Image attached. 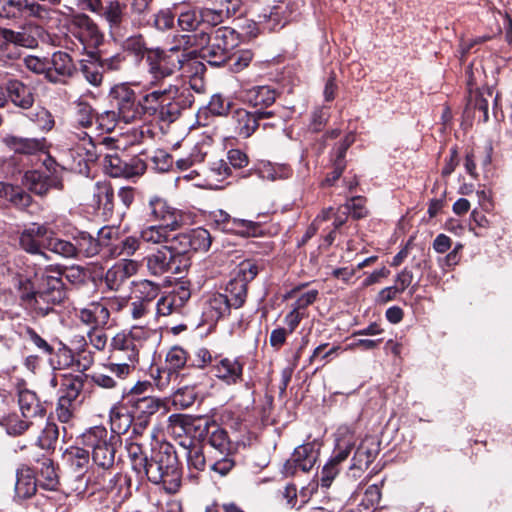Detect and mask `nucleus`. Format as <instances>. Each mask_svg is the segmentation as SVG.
Returning <instances> with one entry per match:
<instances>
[{"label":"nucleus","instance_id":"nucleus-1","mask_svg":"<svg viewBox=\"0 0 512 512\" xmlns=\"http://www.w3.org/2000/svg\"><path fill=\"white\" fill-rule=\"evenodd\" d=\"M59 269H46L39 277V270L32 275L26 274L24 280H19L21 299L28 302L37 316L45 317L53 311L54 305L60 304L66 298L65 286Z\"/></svg>","mask_w":512,"mask_h":512},{"label":"nucleus","instance_id":"nucleus-2","mask_svg":"<svg viewBox=\"0 0 512 512\" xmlns=\"http://www.w3.org/2000/svg\"><path fill=\"white\" fill-rule=\"evenodd\" d=\"M147 87L167 86L166 80L176 72L199 74L205 65L198 59L196 51H185L178 47L168 50L150 49L146 57Z\"/></svg>","mask_w":512,"mask_h":512},{"label":"nucleus","instance_id":"nucleus-3","mask_svg":"<svg viewBox=\"0 0 512 512\" xmlns=\"http://www.w3.org/2000/svg\"><path fill=\"white\" fill-rule=\"evenodd\" d=\"M152 333V330L142 326H133L129 331L116 333L109 344L105 368L119 379L126 378L136 368L140 352Z\"/></svg>","mask_w":512,"mask_h":512},{"label":"nucleus","instance_id":"nucleus-4","mask_svg":"<svg viewBox=\"0 0 512 512\" xmlns=\"http://www.w3.org/2000/svg\"><path fill=\"white\" fill-rule=\"evenodd\" d=\"M152 91L141 98L143 118L151 117L157 121L170 124L176 121L181 112L191 107L194 96L189 90H179L175 84L147 87Z\"/></svg>","mask_w":512,"mask_h":512},{"label":"nucleus","instance_id":"nucleus-5","mask_svg":"<svg viewBox=\"0 0 512 512\" xmlns=\"http://www.w3.org/2000/svg\"><path fill=\"white\" fill-rule=\"evenodd\" d=\"M168 422L169 427L178 435L185 434L198 440L208 437V443L220 455H229L231 452V442L227 432L215 423L210 424L205 419L185 414H172Z\"/></svg>","mask_w":512,"mask_h":512},{"label":"nucleus","instance_id":"nucleus-6","mask_svg":"<svg viewBox=\"0 0 512 512\" xmlns=\"http://www.w3.org/2000/svg\"><path fill=\"white\" fill-rule=\"evenodd\" d=\"M137 477L140 480L146 478L153 484H162L167 492L175 493L181 483L176 454L168 449L154 452Z\"/></svg>","mask_w":512,"mask_h":512},{"label":"nucleus","instance_id":"nucleus-7","mask_svg":"<svg viewBox=\"0 0 512 512\" xmlns=\"http://www.w3.org/2000/svg\"><path fill=\"white\" fill-rule=\"evenodd\" d=\"M62 0H0V18L22 22L33 18L46 22L52 18L53 10L50 6H58Z\"/></svg>","mask_w":512,"mask_h":512},{"label":"nucleus","instance_id":"nucleus-8","mask_svg":"<svg viewBox=\"0 0 512 512\" xmlns=\"http://www.w3.org/2000/svg\"><path fill=\"white\" fill-rule=\"evenodd\" d=\"M82 443L91 450L93 462L103 468L109 469L115 460L118 437L109 433L103 426H95L82 434Z\"/></svg>","mask_w":512,"mask_h":512},{"label":"nucleus","instance_id":"nucleus-9","mask_svg":"<svg viewBox=\"0 0 512 512\" xmlns=\"http://www.w3.org/2000/svg\"><path fill=\"white\" fill-rule=\"evenodd\" d=\"M114 107L108 116L118 117L125 124L143 120L141 99L137 98L135 91L126 84L113 87L110 91Z\"/></svg>","mask_w":512,"mask_h":512},{"label":"nucleus","instance_id":"nucleus-10","mask_svg":"<svg viewBox=\"0 0 512 512\" xmlns=\"http://www.w3.org/2000/svg\"><path fill=\"white\" fill-rule=\"evenodd\" d=\"M143 217L149 223L165 225L170 229H181L184 225V215L181 210L171 206L162 197L150 196L143 205Z\"/></svg>","mask_w":512,"mask_h":512},{"label":"nucleus","instance_id":"nucleus-11","mask_svg":"<svg viewBox=\"0 0 512 512\" xmlns=\"http://www.w3.org/2000/svg\"><path fill=\"white\" fill-rule=\"evenodd\" d=\"M238 45V35L230 27H220L213 31L212 42L206 47L204 58L213 66L225 64L229 54Z\"/></svg>","mask_w":512,"mask_h":512},{"label":"nucleus","instance_id":"nucleus-12","mask_svg":"<svg viewBox=\"0 0 512 512\" xmlns=\"http://www.w3.org/2000/svg\"><path fill=\"white\" fill-rule=\"evenodd\" d=\"M191 298L190 284L185 281L177 283L167 295L160 297L156 303V316L181 314Z\"/></svg>","mask_w":512,"mask_h":512},{"label":"nucleus","instance_id":"nucleus-13","mask_svg":"<svg viewBox=\"0 0 512 512\" xmlns=\"http://www.w3.org/2000/svg\"><path fill=\"white\" fill-rule=\"evenodd\" d=\"M104 168L111 177L132 179L145 173L146 164L139 158H133L126 162L119 157L117 152H113L105 154Z\"/></svg>","mask_w":512,"mask_h":512},{"label":"nucleus","instance_id":"nucleus-14","mask_svg":"<svg viewBox=\"0 0 512 512\" xmlns=\"http://www.w3.org/2000/svg\"><path fill=\"white\" fill-rule=\"evenodd\" d=\"M146 267L153 276H163L166 274H181L185 268L177 260L171 250L164 245L155 252L149 254L146 258Z\"/></svg>","mask_w":512,"mask_h":512},{"label":"nucleus","instance_id":"nucleus-15","mask_svg":"<svg viewBox=\"0 0 512 512\" xmlns=\"http://www.w3.org/2000/svg\"><path fill=\"white\" fill-rule=\"evenodd\" d=\"M72 33L84 48H96L103 42V34L95 21L84 13H77L71 18Z\"/></svg>","mask_w":512,"mask_h":512},{"label":"nucleus","instance_id":"nucleus-16","mask_svg":"<svg viewBox=\"0 0 512 512\" xmlns=\"http://www.w3.org/2000/svg\"><path fill=\"white\" fill-rule=\"evenodd\" d=\"M121 307H108L106 301H93L86 307L76 310L80 322L89 328H107L111 311L120 310Z\"/></svg>","mask_w":512,"mask_h":512},{"label":"nucleus","instance_id":"nucleus-17","mask_svg":"<svg viewBox=\"0 0 512 512\" xmlns=\"http://www.w3.org/2000/svg\"><path fill=\"white\" fill-rule=\"evenodd\" d=\"M274 117L273 111L237 109L233 112L231 122L235 134L242 138L250 137L259 127V121Z\"/></svg>","mask_w":512,"mask_h":512},{"label":"nucleus","instance_id":"nucleus-18","mask_svg":"<svg viewBox=\"0 0 512 512\" xmlns=\"http://www.w3.org/2000/svg\"><path fill=\"white\" fill-rule=\"evenodd\" d=\"M49 231L46 225L33 223L21 233L19 237L20 247L30 254L48 260V256L41 249L47 243Z\"/></svg>","mask_w":512,"mask_h":512},{"label":"nucleus","instance_id":"nucleus-19","mask_svg":"<svg viewBox=\"0 0 512 512\" xmlns=\"http://www.w3.org/2000/svg\"><path fill=\"white\" fill-rule=\"evenodd\" d=\"M317 459V452L311 443L303 444L295 448L292 456L283 465V474L293 476L297 469L303 472L310 471Z\"/></svg>","mask_w":512,"mask_h":512},{"label":"nucleus","instance_id":"nucleus-20","mask_svg":"<svg viewBox=\"0 0 512 512\" xmlns=\"http://www.w3.org/2000/svg\"><path fill=\"white\" fill-rule=\"evenodd\" d=\"M79 138V143L72 150V157L77 163V169L81 174H88L90 164H93L98 159V152L96 145L92 141L91 136L86 132L76 134Z\"/></svg>","mask_w":512,"mask_h":512},{"label":"nucleus","instance_id":"nucleus-21","mask_svg":"<svg viewBox=\"0 0 512 512\" xmlns=\"http://www.w3.org/2000/svg\"><path fill=\"white\" fill-rule=\"evenodd\" d=\"M211 217L216 225L223 231L255 236L258 230L257 223L250 220L233 218L224 210L212 212Z\"/></svg>","mask_w":512,"mask_h":512},{"label":"nucleus","instance_id":"nucleus-22","mask_svg":"<svg viewBox=\"0 0 512 512\" xmlns=\"http://www.w3.org/2000/svg\"><path fill=\"white\" fill-rule=\"evenodd\" d=\"M138 262L132 259H122L109 268L105 274V283L109 290L118 291L127 279L138 271Z\"/></svg>","mask_w":512,"mask_h":512},{"label":"nucleus","instance_id":"nucleus-23","mask_svg":"<svg viewBox=\"0 0 512 512\" xmlns=\"http://www.w3.org/2000/svg\"><path fill=\"white\" fill-rule=\"evenodd\" d=\"M243 363L238 358L215 359L212 366L214 375L227 385H236L242 381Z\"/></svg>","mask_w":512,"mask_h":512},{"label":"nucleus","instance_id":"nucleus-24","mask_svg":"<svg viewBox=\"0 0 512 512\" xmlns=\"http://www.w3.org/2000/svg\"><path fill=\"white\" fill-rule=\"evenodd\" d=\"M24 185L33 193L43 196L51 188L62 189L61 180L45 171H27L24 175Z\"/></svg>","mask_w":512,"mask_h":512},{"label":"nucleus","instance_id":"nucleus-25","mask_svg":"<svg viewBox=\"0 0 512 512\" xmlns=\"http://www.w3.org/2000/svg\"><path fill=\"white\" fill-rule=\"evenodd\" d=\"M76 71L70 55L63 51L54 52L48 61L47 79L58 83L61 78L71 77Z\"/></svg>","mask_w":512,"mask_h":512},{"label":"nucleus","instance_id":"nucleus-26","mask_svg":"<svg viewBox=\"0 0 512 512\" xmlns=\"http://www.w3.org/2000/svg\"><path fill=\"white\" fill-rule=\"evenodd\" d=\"M113 199L114 193L111 185L107 182H97L92 187L89 204L103 216H108L114 208Z\"/></svg>","mask_w":512,"mask_h":512},{"label":"nucleus","instance_id":"nucleus-27","mask_svg":"<svg viewBox=\"0 0 512 512\" xmlns=\"http://www.w3.org/2000/svg\"><path fill=\"white\" fill-rule=\"evenodd\" d=\"M231 305L229 304L228 295L221 293L213 294L206 301L203 308V322L213 325L222 317L230 313Z\"/></svg>","mask_w":512,"mask_h":512},{"label":"nucleus","instance_id":"nucleus-28","mask_svg":"<svg viewBox=\"0 0 512 512\" xmlns=\"http://www.w3.org/2000/svg\"><path fill=\"white\" fill-rule=\"evenodd\" d=\"M126 9V3L121 0H106L98 15L107 22L110 32L113 33L120 30L126 20Z\"/></svg>","mask_w":512,"mask_h":512},{"label":"nucleus","instance_id":"nucleus-29","mask_svg":"<svg viewBox=\"0 0 512 512\" xmlns=\"http://www.w3.org/2000/svg\"><path fill=\"white\" fill-rule=\"evenodd\" d=\"M131 413L136 419L147 420L163 405V401L154 396H134L129 399Z\"/></svg>","mask_w":512,"mask_h":512},{"label":"nucleus","instance_id":"nucleus-30","mask_svg":"<svg viewBox=\"0 0 512 512\" xmlns=\"http://www.w3.org/2000/svg\"><path fill=\"white\" fill-rule=\"evenodd\" d=\"M4 143L11 151L25 155H33L46 149L45 138L7 136L4 138Z\"/></svg>","mask_w":512,"mask_h":512},{"label":"nucleus","instance_id":"nucleus-31","mask_svg":"<svg viewBox=\"0 0 512 512\" xmlns=\"http://www.w3.org/2000/svg\"><path fill=\"white\" fill-rule=\"evenodd\" d=\"M36 461L38 473L36 480L39 487L44 490L55 491L59 485V476L53 461L46 456H42V458H38Z\"/></svg>","mask_w":512,"mask_h":512},{"label":"nucleus","instance_id":"nucleus-32","mask_svg":"<svg viewBox=\"0 0 512 512\" xmlns=\"http://www.w3.org/2000/svg\"><path fill=\"white\" fill-rule=\"evenodd\" d=\"M38 482L34 471L29 467L23 466L17 469L15 482V497L24 500L32 497L38 487Z\"/></svg>","mask_w":512,"mask_h":512},{"label":"nucleus","instance_id":"nucleus-33","mask_svg":"<svg viewBox=\"0 0 512 512\" xmlns=\"http://www.w3.org/2000/svg\"><path fill=\"white\" fill-rule=\"evenodd\" d=\"M6 93L11 102L20 108L28 109L34 103L32 89L19 80H9L6 84Z\"/></svg>","mask_w":512,"mask_h":512},{"label":"nucleus","instance_id":"nucleus-34","mask_svg":"<svg viewBox=\"0 0 512 512\" xmlns=\"http://www.w3.org/2000/svg\"><path fill=\"white\" fill-rule=\"evenodd\" d=\"M18 404L24 418L44 416V406L40 402L36 393L32 390L27 388H19Z\"/></svg>","mask_w":512,"mask_h":512},{"label":"nucleus","instance_id":"nucleus-35","mask_svg":"<svg viewBox=\"0 0 512 512\" xmlns=\"http://www.w3.org/2000/svg\"><path fill=\"white\" fill-rule=\"evenodd\" d=\"M277 97V93L269 86H255L244 92L243 99L251 106L264 110L272 105Z\"/></svg>","mask_w":512,"mask_h":512},{"label":"nucleus","instance_id":"nucleus-36","mask_svg":"<svg viewBox=\"0 0 512 512\" xmlns=\"http://www.w3.org/2000/svg\"><path fill=\"white\" fill-rule=\"evenodd\" d=\"M128 16L135 27L150 26L149 15L152 9L153 0H126Z\"/></svg>","mask_w":512,"mask_h":512},{"label":"nucleus","instance_id":"nucleus-37","mask_svg":"<svg viewBox=\"0 0 512 512\" xmlns=\"http://www.w3.org/2000/svg\"><path fill=\"white\" fill-rule=\"evenodd\" d=\"M72 240L76 250V259L91 258L100 253L99 243L86 231L72 233Z\"/></svg>","mask_w":512,"mask_h":512},{"label":"nucleus","instance_id":"nucleus-38","mask_svg":"<svg viewBox=\"0 0 512 512\" xmlns=\"http://www.w3.org/2000/svg\"><path fill=\"white\" fill-rule=\"evenodd\" d=\"M176 230L165 225L151 224L140 231V240L151 245H167L170 241V233Z\"/></svg>","mask_w":512,"mask_h":512},{"label":"nucleus","instance_id":"nucleus-39","mask_svg":"<svg viewBox=\"0 0 512 512\" xmlns=\"http://www.w3.org/2000/svg\"><path fill=\"white\" fill-rule=\"evenodd\" d=\"M190 244L191 239H189V234L188 232H185L180 233L172 238L170 237V241L167 245L164 246L168 247L172 254L175 255L177 260L182 263V266L187 269V267L190 265L189 258L187 256V253L191 251Z\"/></svg>","mask_w":512,"mask_h":512},{"label":"nucleus","instance_id":"nucleus-40","mask_svg":"<svg viewBox=\"0 0 512 512\" xmlns=\"http://www.w3.org/2000/svg\"><path fill=\"white\" fill-rule=\"evenodd\" d=\"M53 232L49 231L47 243L44 248L67 259H76V250L72 236L69 240L60 239L52 236Z\"/></svg>","mask_w":512,"mask_h":512},{"label":"nucleus","instance_id":"nucleus-41","mask_svg":"<svg viewBox=\"0 0 512 512\" xmlns=\"http://www.w3.org/2000/svg\"><path fill=\"white\" fill-rule=\"evenodd\" d=\"M0 197L8 200L18 208H26L31 203V196L19 187L0 182Z\"/></svg>","mask_w":512,"mask_h":512},{"label":"nucleus","instance_id":"nucleus-42","mask_svg":"<svg viewBox=\"0 0 512 512\" xmlns=\"http://www.w3.org/2000/svg\"><path fill=\"white\" fill-rule=\"evenodd\" d=\"M0 197L8 200L18 208H26L31 203V196L19 187L0 182Z\"/></svg>","mask_w":512,"mask_h":512},{"label":"nucleus","instance_id":"nucleus-43","mask_svg":"<svg viewBox=\"0 0 512 512\" xmlns=\"http://www.w3.org/2000/svg\"><path fill=\"white\" fill-rule=\"evenodd\" d=\"M0 197L8 200L18 208H26L31 203V196L19 187L0 182Z\"/></svg>","mask_w":512,"mask_h":512},{"label":"nucleus","instance_id":"nucleus-44","mask_svg":"<svg viewBox=\"0 0 512 512\" xmlns=\"http://www.w3.org/2000/svg\"><path fill=\"white\" fill-rule=\"evenodd\" d=\"M125 449L131 463V467L136 475L143 469L149 459L141 443L132 437L125 442Z\"/></svg>","mask_w":512,"mask_h":512},{"label":"nucleus","instance_id":"nucleus-45","mask_svg":"<svg viewBox=\"0 0 512 512\" xmlns=\"http://www.w3.org/2000/svg\"><path fill=\"white\" fill-rule=\"evenodd\" d=\"M229 304L238 309L243 306L247 297V285L241 279H232L226 286Z\"/></svg>","mask_w":512,"mask_h":512},{"label":"nucleus","instance_id":"nucleus-46","mask_svg":"<svg viewBox=\"0 0 512 512\" xmlns=\"http://www.w3.org/2000/svg\"><path fill=\"white\" fill-rule=\"evenodd\" d=\"M96 242L99 243V250L103 251L105 255L111 257L113 246H117L119 241V232L115 227L105 226L97 233Z\"/></svg>","mask_w":512,"mask_h":512},{"label":"nucleus","instance_id":"nucleus-47","mask_svg":"<svg viewBox=\"0 0 512 512\" xmlns=\"http://www.w3.org/2000/svg\"><path fill=\"white\" fill-rule=\"evenodd\" d=\"M0 425L4 427L8 435L20 436L25 433L33 423L31 421L21 419L16 414H11L1 419Z\"/></svg>","mask_w":512,"mask_h":512},{"label":"nucleus","instance_id":"nucleus-48","mask_svg":"<svg viewBox=\"0 0 512 512\" xmlns=\"http://www.w3.org/2000/svg\"><path fill=\"white\" fill-rule=\"evenodd\" d=\"M83 386L84 383L81 377H67L61 384L59 398L74 402L82 391Z\"/></svg>","mask_w":512,"mask_h":512},{"label":"nucleus","instance_id":"nucleus-49","mask_svg":"<svg viewBox=\"0 0 512 512\" xmlns=\"http://www.w3.org/2000/svg\"><path fill=\"white\" fill-rule=\"evenodd\" d=\"M80 71L88 83L93 86H100L103 81V70L99 62L82 60Z\"/></svg>","mask_w":512,"mask_h":512},{"label":"nucleus","instance_id":"nucleus-50","mask_svg":"<svg viewBox=\"0 0 512 512\" xmlns=\"http://www.w3.org/2000/svg\"><path fill=\"white\" fill-rule=\"evenodd\" d=\"M124 51L134 55L137 59L146 58L148 51L143 35L137 34L126 38L123 42Z\"/></svg>","mask_w":512,"mask_h":512},{"label":"nucleus","instance_id":"nucleus-51","mask_svg":"<svg viewBox=\"0 0 512 512\" xmlns=\"http://www.w3.org/2000/svg\"><path fill=\"white\" fill-rule=\"evenodd\" d=\"M189 239H191V251L206 252L212 243V238L208 230L204 228H196L188 231Z\"/></svg>","mask_w":512,"mask_h":512},{"label":"nucleus","instance_id":"nucleus-52","mask_svg":"<svg viewBox=\"0 0 512 512\" xmlns=\"http://www.w3.org/2000/svg\"><path fill=\"white\" fill-rule=\"evenodd\" d=\"M111 434L117 436L125 433L132 422V417L128 413H122L118 408H112L110 411Z\"/></svg>","mask_w":512,"mask_h":512},{"label":"nucleus","instance_id":"nucleus-53","mask_svg":"<svg viewBox=\"0 0 512 512\" xmlns=\"http://www.w3.org/2000/svg\"><path fill=\"white\" fill-rule=\"evenodd\" d=\"M140 247V238H136L134 236H128L124 239H119L117 242V246L112 247L111 257H130L132 256Z\"/></svg>","mask_w":512,"mask_h":512},{"label":"nucleus","instance_id":"nucleus-54","mask_svg":"<svg viewBox=\"0 0 512 512\" xmlns=\"http://www.w3.org/2000/svg\"><path fill=\"white\" fill-rule=\"evenodd\" d=\"M200 10L187 9L182 11L177 18V24L183 31H196L202 24Z\"/></svg>","mask_w":512,"mask_h":512},{"label":"nucleus","instance_id":"nucleus-55","mask_svg":"<svg viewBox=\"0 0 512 512\" xmlns=\"http://www.w3.org/2000/svg\"><path fill=\"white\" fill-rule=\"evenodd\" d=\"M75 118L81 127H90L95 118L94 110L89 103L82 99H78L75 102Z\"/></svg>","mask_w":512,"mask_h":512},{"label":"nucleus","instance_id":"nucleus-56","mask_svg":"<svg viewBox=\"0 0 512 512\" xmlns=\"http://www.w3.org/2000/svg\"><path fill=\"white\" fill-rule=\"evenodd\" d=\"M29 118L43 132L52 130L55 125L53 115L43 107H39L35 111L31 112Z\"/></svg>","mask_w":512,"mask_h":512},{"label":"nucleus","instance_id":"nucleus-57","mask_svg":"<svg viewBox=\"0 0 512 512\" xmlns=\"http://www.w3.org/2000/svg\"><path fill=\"white\" fill-rule=\"evenodd\" d=\"M58 436V426L55 423L47 422L41 434L37 438V444L40 448L49 450L54 447Z\"/></svg>","mask_w":512,"mask_h":512},{"label":"nucleus","instance_id":"nucleus-58","mask_svg":"<svg viewBox=\"0 0 512 512\" xmlns=\"http://www.w3.org/2000/svg\"><path fill=\"white\" fill-rule=\"evenodd\" d=\"M175 14L171 8L160 9L153 15V22L150 24L159 31H167L174 27Z\"/></svg>","mask_w":512,"mask_h":512},{"label":"nucleus","instance_id":"nucleus-59","mask_svg":"<svg viewBox=\"0 0 512 512\" xmlns=\"http://www.w3.org/2000/svg\"><path fill=\"white\" fill-rule=\"evenodd\" d=\"M354 446L355 442L353 436L338 439L330 461L340 466V464L347 459Z\"/></svg>","mask_w":512,"mask_h":512},{"label":"nucleus","instance_id":"nucleus-60","mask_svg":"<svg viewBox=\"0 0 512 512\" xmlns=\"http://www.w3.org/2000/svg\"><path fill=\"white\" fill-rule=\"evenodd\" d=\"M354 446L355 442L353 436L338 439L330 461L340 466V464L347 459Z\"/></svg>","mask_w":512,"mask_h":512},{"label":"nucleus","instance_id":"nucleus-61","mask_svg":"<svg viewBox=\"0 0 512 512\" xmlns=\"http://www.w3.org/2000/svg\"><path fill=\"white\" fill-rule=\"evenodd\" d=\"M187 465L190 470L203 471L206 466V459L201 446L193 445L186 450Z\"/></svg>","mask_w":512,"mask_h":512},{"label":"nucleus","instance_id":"nucleus-62","mask_svg":"<svg viewBox=\"0 0 512 512\" xmlns=\"http://www.w3.org/2000/svg\"><path fill=\"white\" fill-rule=\"evenodd\" d=\"M198 392L196 391V384L185 385L179 388L174 396L173 402L183 408L190 407L196 400Z\"/></svg>","mask_w":512,"mask_h":512},{"label":"nucleus","instance_id":"nucleus-63","mask_svg":"<svg viewBox=\"0 0 512 512\" xmlns=\"http://www.w3.org/2000/svg\"><path fill=\"white\" fill-rule=\"evenodd\" d=\"M375 458L374 451L370 450L366 447L365 443H361V445L356 449L355 454L353 456V463L351 465V469H363L368 468L369 465L373 462Z\"/></svg>","mask_w":512,"mask_h":512},{"label":"nucleus","instance_id":"nucleus-64","mask_svg":"<svg viewBox=\"0 0 512 512\" xmlns=\"http://www.w3.org/2000/svg\"><path fill=\"white\" fill-rule=\"evenodd\" d=\"M227 18L224 9L219 8H203L200 9V20L202 25L214 27L219 25Z\"/></svg>","mask_w":512,"mask_h":512}]
</instances>
